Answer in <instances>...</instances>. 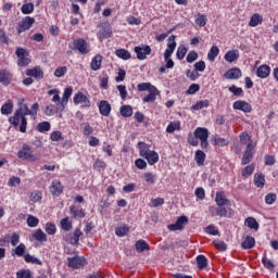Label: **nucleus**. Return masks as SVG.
<instances>
[{"instance_id":"f257e3e1","label":"nucleus","mask_w":278,"mask_h":278,"mask_svg":"<svg viewBox=\"0 0 278 278\" xmlns=\"http://www.w3.org/2000/svg\"><path fill=\"white\" fill-rule=\"evenodd\" d=\"M25 100H21L18 102V109L15 111L14 115L9 117V123L14 127H18L22 134L27 131V118L25 116H29V108L27 104H24Z\"/></svg>"},{"instance_id":"f03ea898","label":"nucleus","mask_w":278,"mask_h":278,"mask_svg":"<svg viewBox=\"0 0 278 278\" xmlns=\"http://www.w3.org/2000/svg\"><path fill=\"white\" fill-rule=\"evenodd\" d=\"M210 138V130L205 127H198L195 128L193 135H189L188 142L191 147H199V140L202 149H207L208 142L207 139Z\"/></svg>"},{"instance_id":"7ed1b4c3","label":"nucleus","mask_w":278,"mask_h":278,"mask_svg":"<svg viewBox=\"0 0 278 278\" xmlns=\"http://www.w3.org/2000/svg\"><path fill=\"white\" fill-rule=\"evenodd\" d=\"M177 36L172 35L168 37L167 40V48L164 52V60H165V68H174L175 67V62L170 56L173 53H175V49H177V41H175Z\"/></svg>"},{"instance_id":"20e7f679","label":"nucleus","mask_w":278,"mask_h":278,"mask_svg":"<svg viewBox=\"0 0 278 278\" xmlns=\"http://www.w3.org/2000/svg\"><path fill=\"white\" fill-rule=\"evenodd\" d=\"M17 157L20 160H27L28 162H38V161H40V156H38V154H35L31 151V146H28V144H24L22 147V150H20L17 152Z\"/></svg>"},{"instance_id":"39448f33","label":"nucleus","mask_w":278,"mask_h":278,"mask_svg":"<svg viewBox=\"0 0 278 278\" xmlns=\"http://www.w3.org/2000/svg\"><path fill=\"white\" fill-rule=\"evenodd\" d=\"M68 47L73 51H78V53H80L81 55H87V53H90V47L88 46V41L83 38L74 40L72 43L68 45Z\"/></svg>"},{"instance_id":"423d86ee","label":"nucleus","mask_w":278,"mask_h":278,"mask_svg":"<svg viewBox=\"0 0 278 278\" xmlns=\"http://www.w3.org/2000/svg\"><path fill=\"white\" fill-rule=\"evenodd\" d=\"M255 147H257L256 142L248 143L241 161L243 166H245V164H250V162L253 160V155H255Z\"/></svg>"},{"instance_id":"0eeeda50","label":"nucleus","mask_w":278,"mask_h":278,"mask_svg":"<svg viewBox=\"0 0 278 278\" xmlns=\"http://www.w3.org/2000/svg\"><path fill=\"white\" fill-rule=\"evenodd\" d=\"M15 53L18 58V66H29V64H31V60L28 58L29 53H27V50L17 48Z\"/></svg>"},{"instance_id":"6e6552de","label":"nucleus","mask_w":278,"mask_h":278,"mask_svg":"<svg viewBox=\"0 0 278 278\" xmlns=\"http://www.w3.org/2000/svg\"><path fill=\"white\" fill-rule=\"evenodd\" d=\"M137 60H144L147 55H151V47L147 45L137 46L134 48Z\"/></svg>"},{"instance_id":"1a4fd4ad","label":"nucleus","mask_w":278,"mask_h":278,"mask_svg":"<svg viewBox=\"0 0 278 278\" xmlns=\"http://www.w3.org/2000/svg\"><path fill=\"white\" fill-rule=\"evenodd\" d=\"M84 236V232L79 228H76L74 232H70L64 237L65 242L70 244H79V238Z\"/></svg>"},{"instance_id":"9d476101","label":"nucleus","mask_w":278,"mask_h":278,"mask_svg":"<svg viewBox=\"0 0 278 278\" xmlns=\"http://www.w3.org/2000/svg\"><path fill=\"white\" fill-rule=\"evenodd\" d=\"M233 110H239L240 112H244V114H251V112H253V106L247 102V101H242V100H238L232 104Z\"/></svg>"},{"instance_id":"9b49d317","label":"nucleus","mask_w":278,"mask_h":278,"mask_svg":"<svg viewBox=\"0 0 278 278\" xmlns=\"http://www.w3.org/2000/svg\"><path fill=\"white\" fill-rule=\"evenodd\" d=\"M186 225H188V217L180 216L175 224L168 225L167 228L169 231H181Z\"/></svg>"},{"instance_id":"f8f14e48","label":"nucleus","mask_w":278,"mask_h":278,"mask_svg":"<svg viewBox=\"0 0 278 278\" xmlns=\"http://www.w3.org/2000/svg\"><path fill=\"white\" fill-rule=\"evenodd\" d=\"M75 105H81L83 108H90L91 103L88 97L81 92H77L74 96Z\"/></svg>"},{"instance_id":"ddd939ff","label":"nucleus","mask_w":278,"mask_h":278,"mask_svg":"<svg viewBox=\"0 0 278 278\" xmlns=\"http://www.w3.org/2000/svg\"><path fill=\"white\" fill-rule=\"evenodd\" d=\"M258 79H268L270 77V65L263 64L256 68Z\"/></svg>"},{"instance_id":"4468645a","label":"nucleus","mask_w":278,"mask_h":278,"mask_svg":"<svg viewBox=\"0 0 278 278\" xmlns=\"http://www.w3.org/2000/svg\"><path fill=\"white\" fill-rule=\"evenodd\" d=\"M35 23L36 20L34 17L26 16L18 25V33L23 34V31H27V29H30L31 25H34Z\"/></svg>"},{"instance_id":"2eb2a0df","label":"nucleus","mask_w":278,"mask_h":278,"mask_svg":"<svg viewBox=\"0 0 278 278\" xmlns=\"http://www.w3.org/2000/svg\"><path fill=\"white\" fill-rule=\"evenodd\" d=\"M50 192L53 194V197H60L62 192H64V186H62V182L58 179L53 180L50 186Z\"/></svg>"},{"instance_id":"dca6fc26","label":"nucleus","mask_w":278,"mask_h":278,"mask_svg":"<svg viewBox=\"0 0 278 278\" xmlns=\"http://www.w3.org/2000/svg\"><path fill=\"white\" fill-rule=\"evenodd\" d=\"M86 264V258L81 256H74L68 258L70 268H81Z\"/></svg>"},{"instance_id":"f3484780","label":"nucleus","mask_w":278,"mask_h":278,"mask_svg":"<svg viewBox=\"0 0 278 278\" xmlns=\"http://www.w3.org/2000/svg\"><path fill=\"white\" fill-rule=\"evenodd\" d=\"M215 202L217 206L225 207V205H231V202L225 197V192L217 191L215 197Z\"/></svg>"},{"instance_id":"a211bd4d","label":"nucleus","mask_w":278,"mask_h":278,"mask_svg":"<svg viewBox=\"0 0 278 278\" xmlns=\"http://www.w3.org/2000/svg\"><path fill=\"white\" fill-rule=\"evenodd\" d=\"M47 242V233L42 229H37L30 236V242Z\"/></svg>"},{"instance_id":"6ab92c4d","label":"nucleus","mask_w":278,"mask_h":278,"mask_svg":"<svg viewBox=\"0 0 278 278\" xmlns=\"http://www.w3.org/2000/svg\"><path fill=\"white\" fill-rule=\"evenodd\" d=\"M25 75H27V77H35V79H42V77H45V73L40 67L26 70Z\"/></svg>"},{"instance_id":"aec40b11","label":"nucleus","mask_w":278,"mask_h":278,"mask_svg":"<svg viewBox=\"0 0 278 278\" xmlns=\"http://www.w3.org/2000/svg\"><path fill=\"white\" fill-rule=\"evenodd\" d=\"M0 84L10 86L12 84V73L8 72V70H0Z\"/></svg>"},{"instance_id":"412c9836","label":"nucleus","mask_w":278,"mask_h":278,"mask_svg":"<svg viewBox=\"0 0 278 278\" xmlns=\"http://www.w3.org/2000/svg\"><path fill=\"white\" fill-rule=\"evenodd\" d=\"M70 214H72L73 218H86V211L77 205L70 207Z\"/></svg>"},{"instance_id":"4be33fe9","label":"nucleus","mask_w":278,"mask_h":278,"mask_svg":"<svg viewBox=\"0 0 278 278\" xmlns=\"http://www.w3.org/2000/svg\"><path fill=\"white\" fill-rule=\"evenodd\" d=\"M160 94V90H157V87L149 91V94L146 96L142 101L143 103H155V100L157 99V96Z\"/></svg>"},{"instance_id":"5701e85b","label":"nucleus","mask_w":278,"mask_h":278,"mask_svg":"<svg viewBox=\"0 0 278 278\" xmlns=\"http://www.w3.org/2000/svg\"><path fill=\"white\" fill-rule=\"evenodd\" d=\"M225 77L226 79H240V77H242V71L238 67L228 70Z\"/></svg>"},{"instance_id":"b1692460","label":"nucleus","mask_w":278,"mask_h":278,"mask_svg":"<svg viewBox=\"0 0 278 278\" xmlns=\"http://www.w3.org/2000/svg\"><path fill=\"white\" fill-rule=\"evenodd\" d=\"M99 112L102 116H110V112H112V105L108 103V101L102 100L99 104Z\"/></svg>"},{"instance_id":"393cba45","label":"nucleus","mask_w":278,"mask_h":278,"mask_svg":"<svg viewBox=\"0 0 278 278\" xmlns=\"http://www.w3.org/2000/svg\"><path fill=\"white\" fill-rule=\"evenodd\" d=\"M238 58H240V51L238 50H230L224 55V60L229 62V64L236 62Z\"/></svg>"},{"instance_id":"a878e982","label":"nucleus","mask_w":278,"mask_h":278,"mask_svg":"<svg viewBox=\"0 0 278 278\" xmlns=\"http://www.w3.org/2000/svg\"><path fill=\"white\" fill-rule=\"evenodd\" d=\"M112 36V28L110 25H104L98 33L99 40H105V38H110Z\"/></svg>"},{"instance_id":"bb28decb","label":"nucleus","mask_w":278,"mask_h":278,"mask_svg":"<svg viewBox=\"0 0 278 278\" xmlns=\"http://www.w3.org/2000/svg\"><path fill=\"white\" fill-rule=\"evenodd\" d=\"M72 94H73V87L65 88L63 97L61 99L62 110H64V108H66V105H68V99H71Z\"/></svg>"},{"instance_id":"cd10ccee","label":"nucleus","mask_w":278,"mask_h":278,"mask_svg":"<svg viewBox=\"0 0 278 278\" xmlns=\"http://www.w3.org/2000/svg\"><path fill=\"white\" fill-rule=\"evenodd\" d=\"M143 157L147 160L150 166H153V164H157L160 162V154L153 150H150V153Z\"/></svg>"},{"instance_id":"c85d7f7f","label":"nucleus","mask_w":278,"mask_h":278,"mask_svg":"<svg viewBox=\"0 0 278 278\" xmlns=\"http://www.w3.org/2000/svg\"><path fill=\"white\" fill-rule=\"evenodd\" d=\"M143 181L146 186H153L157 181V176L151 172H146L143 174Z\"/></svg>"},{"instance_id":"c756f323","label":"nucleus","mask_w":278,"mask_h":278,"mask_svg":"<svg viewBox=\"0 0 278 278\" xmlns=\"http://www.w3.org/2000/svg\"><path fill=\"white\" fill-rule=\"evenodd\" d=\"M254 186L256 188H264L266 186V176L262 173L254 174Z\"/></svg>"},{"instance_id":"7c9ffc66","label":"nucleus","mask_w":278,"mask_h":278,"mask_svg":"<svg viewBox=\"0 0 278 278\" xmlns=\"http://www.w3.org/2000/svg\"><path fill=\"white\" fill-rule=\"evenodd\" d=\"M101 64H103V56L100 54L96 55L90 63L91 71H99L101 68Z\"/></svg>"},{"instance_id":"2f4dec72","label":"nucleus","mask_w":278,"mask_h":278,"mask_svg":"<svg viewBox=\"0 0 278 278\" xmlns=\"http://www.w3.org/2000/svg\"><path fill=\"white\" fill-rule=\"evenodd\" d=\"M264 23V17L260 13H254L249 22L250 27H257V25H262Z\"/></svg>"},{"instance_id":"473e14b6","label":"nucleus","mask_w":278,"mask_h":278,"mask_svg":"<svg viewBox=\"0 0 278 278\" xmlns=\"http://www.w3.org/2000/svg\"><path fill=\"white\" fill-rule=\"evenodd\" d=\"M210 213L212 216L225 217L227 216V208L225 206L210 207Z\"/></svg>"},{"instance_id":"72a5a7b5","label":"nucleus","mask_w":278,"mask_h":278,"mask_svg":"<svg viewBox=\"0 0 278 278\" xmlns=\"http://www.w3.org/2000/svg\"><path fill=\"white\" fill-rule=\"evenodd\" d=\"M14 110V102H12V100H9L7 103H4L1 106V114H3L4 116H8L12 113V111Z\"/></svg>"},{"instance_id":"f704fd0d","label":"nucleus","mask_w":278,"mask_h":278,"mask_svg":"<svg viewBox=\"0 0 278 278\" xmlns=\"http://www.w3.org/2000/svg\"><path fill=\"white\" fill-rule=\"evenodd\" d=\"M220 53V49L217 48V46L211 47L208 53H207V60L208 62H215L216 58H218V54Z\"/></svg>"},{"instance_id":"c9c22d12","label":"nucleus","mask_w":278,"mask_h":278,"mask_svg":"<svg viewBox=\"0 0 278 278\" xmlns=\"http://www.w3.org/2000/svg\"><path fill=\"white\" fill-rule=\"evenodd\" d=\"M181 129V122H170L166 128L167 134H175V131H179Z\"/></svg>"},{"instance_id":"e433bc0d","label":"nucleus","mask_w":278,"mask_h":278,"mask_svg":"<svg viewBox=\"0 0 278 278\" xmlns=\"http://www.w3.org/2000/svg\"><path fill=\"white\" fill-rule=\"evenodd\" d=\"M138 149L141 157H146L151 152L149 144H147L146 142H139Z\"/></svg>"},{"instance_id":"4c0bfd02","label":"nucleus","mask_w":278,"mask_h":278,"mask_svg":"<svg viewBox=\"0 0 278 278\" xmlns=\"http://www.w3.org/2000/svg\"><path fill=\"white\" fill-rule=\"evenodd\" d=\"M242 249H253L255 247V238L248 236L241 243Z\"/></svg>"},{"instance_id":"58836bf2","label":"nucleus","mask_w":278,"mask_h":278,"mask_svg":"<svg viewBox=\"0 0 278 278\" xmlns=\"http://www.w3.org/2000/svg\"><path fill=\"white\" fill-rule=\"evenodd\" d=\"M26 225L30 228H36L38 225H40V219L34 215H27Z\"/></svg>"},{"instance_id":"ea45409f","label":"nucleus","mask_w":278,"mask_h":278,"mask_svg":"<svg viewBox=\"0 0 278 278\" xmlns=\"http://www.w3.org/2000/svg\"><path fill=\"white\" fill-rule=\"evenodd\" d=\"M135 248L138 253H142L144 251H149V243L144 240H139L135 243Z\"/></svg>"},{"instance_id":"a19ab883","label":"nucleus","mask_w":278,"mask_h":278,"mask_svg":"<svg viewBox=\"0 0 278 278\" xmlns=\"http://www.w3.org/2000/svg\"><path fill=\"white\" fill-rule=\"evenodd\" d=\"M29 201H31V203H40V201H42V191H31L29 194Z\"/></svg>"},{"instance_id":"79ce46f5","label":"nucleus","mask_w":278,"mask_h":278,"mask_svg":"<svg viewBox=\"0 0 278 278\" xmlns=\"http://www.w3.org/2000/svg\"><path fill=\"white\" fill-rule=\"evenodd\" d=\"M115 55L119 58V60H131V53L126 49H118L115 51Z\"/></svg>"},{"instance_id":"37998d69","label":"nucleus","mask_w":278,"mask_h":278,"mask_svg":"<svg viewBox=\"0 0 278 278\" xmlns=\"http://www.w3.org/2000/svg\"><path fill=\"white\" fill-rule=\"evenodd\" d=\"M127 233H129V227L127 225L115 228V235L118 236V238H125Z\"/></svg>"},{"instance_id":"c03bdc74","label":"nucleus","mask_w":278,"mask_h":278,"mask_svg":"<svg viewBox=\"0 0 278 278\" xmlns=\"http://www.w3.org/2000/svg\"><path fill=\"white\" fill-rule=\"evenodd\" d=\"M24 260L26 264H36L37 266H42V261H40L38 257L31 255V254H26L24 256Z\"/></svg>"},{"instance_id":"a18cd8bd","label":"nucleus","mask_w":278,"mask_h":278,"mask_svg":"<svg viewBox=\"0 0 278 278\" xmlns=\"http://www.w3.org/2000/svg\"><path fill=\"white\" fill-rule=\"evenodd\" d=\"M195 25H198V27H205V25H207V16L201 13L195 15Z\"/></svg>"},{"instance_id":"49530a36","label":"nucleus","mask_w":278,"mask_h":278,"mask_svg":"<svg viewBox=\"0 0 278 278\" xmlns=\"http://www.w3.org/2000/svg\"><path fill=\"white\" fill-rule=\"evenodd\" d=\"M48 94H53L52 97V102L55 103L56 105L62 104V100L60 98V89H51L48 91Z\"/></svg>"},{"instance_id":"de8ad7c7","label":"nucleus","mask_w":278,"mask_h":278,"mask_svg":"<svg viewBox=\"0 0 278 278\" xmlns=\"http://www.w3.org/2000/svg\"><path fill=\"white\" fill-rule=\"evenodd\" d=\"M25 243H20L14 250H12V255H17V257H23L26 251Z\"/></svg>"},{"instance_id":"09e8293b","label":"nucleus","mask_w":278,"mask_h":278,"mask_svg":"<svg viewBox=\"0 0 278 278\" xmlns=\"http://www.w3.org/2000/svg\"><path fill=\"white\" fill-rule=\"evenodd\" d=\"M205 108H210V101L201 100V101L197 102L194 105H192L191 110L199 112V110H203Z\"/></svg>"},{"instance_id":"8fccbe9b","label":"nucleus","mask_w":278,"mask_h":278,"mask_svg":"<svg viewBox=\"0 0 278 278\" xmlns=\"http://www.w3.org/2000/svg\"><path fill=\"white\" fill-rule=\"evenodd\" d=\"M119 112L124 118H129L134 114V109L130 105H124L119 109Z\"/></svg>"},{"instance_id":"3c124183","label":"nucleus","mask_w":278,"mask_h":278,"mask_svg":"<svg viewBox=\"0 0 278 278\" xmlns=\"http://www.w3.org/2000/svg\"><path fill=\"white\" fill-rule=\"evenodd\" d=\"M194 160L198 166H203V163L205 162V152L198 150L195 152Z\"/></svg>"},{"instance_id":"603ef678","label":"nucleus","mask_w":278,"mask_h":278,"mask_svg":"<svg viewBox=\"0 0 278 278\" xmlns=\"http://www.w3.org/2000/svg\"><path fill=\"white\" fill-rule=\"evenodd\" d=\"M61 229L64 231H71V229H73V222H71L68 217H64L61 220Z\"/></svg>"},{"instance_id":"864d4df0","label":"nucleus","mask_w":278,"mask_h":278,"mask_svg":"<svg viewBox=\"0 0 278 278\" xmlns=\"http://www.w3.org/2000/svg\"><path fill=\"white\" fill-rule=\"evenodd\" d=\"M139 92H151L155 88V86L151 85V83H141L137 86Z\"/></svg>"},{"instance_id":"5fc2aeb1","label":"nucleus","mask_w":278,"mask_h":278,"mask_svg":"<svg viewBox=\"0 0 278 278\" xmlns=\"http://www.w3.org/2000/svg\"><path fill=\"white\" fill-rule=\"evenodd\" d=\"M245 225L250 229H255V231H257L260 229V224H257V220H255V218H253V217H248L245 219Z\"/></svg>"},{"instance_id":"6e6d98bb","label":"nucleus","mask_w":278,"mask_h":278,"mask_svg":"<svg viewBox=\"0 0 278 278\" xmlns=\"http://www.w3.org/2000/svg\"><path fill=\"white\" fill-rule=\"evenodd\" d=\"M186 76L191 81H197V79H199V77H201V74H199L195 70H187Z\"/></svg>"},{"instance_id":"4d7b16f0","label":"nucleus","mask_w":278,"mask_h":278,"mask_svg":"<svg viewBox=\"0 0 278 278\" xmlns=\"http://www.w3.org/2000/svg\"><path fill=\"white\" fill-rule=\"evenodd\" d=\"M197 263H198V268H200V270H203V268L207 266V257H205V255H199L197 257Z\"/></svg>"},{"instance_id":"13d9d810","label":"nucleus","mask_w":278,"mask_h":278,"mask_svg":"<svg viewBox=\"0 0 278 278\" xmlns=\"http://www.w3.org/2000/svg\"><path fill=\"white\" fill-rule=\"evenodd\" d=\"M186 53H188V48H186V46H179L176 52V58L178 60H184L186 58Z\"/></svg>"},{"instance_id":"bf43d9fd","label":"nucleus","mask_w":278,"mask_h":278,"mask_svg":"<svg viewBox=\"0 0 278 278\" xmlns=\"http://www.w3.org/2000/svg\"><path fill=\"white\" fill-rule=\"evenodd\" d=\"M45 229H46V233H48V236H55V232L58 231V228L55 227V224H53V223H47Z\"/></svg>"},{"instance_id":"052dcab7","label":"nucleus","mask_w":278,"mask_h":278,"mask_svg":"<svg viewBox=\"0 0 278 278\" xmlns=\"http://www.w3.org/2000/svg\"><path fill=\"white\" fill-rule=\"evenodd\" d=\"M22 14H31L34 12V3L28 2L22 5Z\"/></svg>"},{"instance_id":"680f3d73","label":"nucleus","mask_w":278,"mask_h":278,"mask_svg":"<svg viewBox=\"0 0 278 278\" xmlns=\"http://www.w3.org/2000/svg\"><path fill=\"white\" fill-rule=\"evenodd\" d=\"M51 124L49 122H41L37 125V130L40 131V134H43V131H50Z\"/></svg>"},{"instance_id":"e2e57ef3","label":"nucleus","mask_w":278,"mask_h":278,"mask_svg":"<svg viewBox=\"0 0 278 278\" xmlns=\"http://www.w3.org/2000/svg\"><path fill=\"white\" fill-rule=\"evenodd\" d=\"M213 144H215L216 147H227V144H229V141H227V139L225 138L214 137Z\"/></svg>"},{"instance_id":"0e129e2a","label":"nucleus","mask_w":278,"mask_h":278,"mask_svg":"<svg viewBox=\"0 0 278 278\" xmlns=\"http://www.w3.org/2000/svg\"><path fill=\"white\" fill-rule=\"evenodd\" d=\"M255 172V165L251 164L245 166V168L242 170V177L247 179V177H251V174Z\"/></svg>"},{"instance_id":"69168bd1","label":"nucleus","mask_w":278,"mask_h":278,"mask_svg":"<svg viewBox=\"0 0 278 278\" xmlns=\"http://www.w3.org/2000/svg\"><path fill=\"white\" fill-rule=\"evenodd\" d=\"M46 116H53V114H58V106L54 104H49L45 110Z\"/></svg>"},{"instance_id":"338daca9","label":"nucleus","mask_w":278,"mask_h":278,"mask_svg":"<svg viewBox=\"0 0 278 278\" xmlns=\"http://www.w3.org/2000/svg\"><path fill=\"white\" fill-rule=\"evenodd\" d=\"M277 201V194L276 193H268L265 195V203L266 205H273Z\"/></svg>"},{"instance_id":"774afa93","label":"nucleus","mask_w":278,"mask_h":278,"mask_svg":"<svg viewBox=\"0 0 278 278\" xmlns=\"http://www.w3.org/2000/svg\"><path fill=\"white\" fill-rule=\"evenodd\" d=\"M17 278H31V271L29 269H21L16 273Z\"/></svg>"}]
</instances>
